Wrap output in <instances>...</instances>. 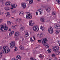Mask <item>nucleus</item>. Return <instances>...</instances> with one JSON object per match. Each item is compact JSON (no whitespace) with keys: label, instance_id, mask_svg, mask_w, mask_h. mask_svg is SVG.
Returning <instances> with one entry per match:
<instances>
[{"label":"nucleus","instance_id":"1","mask_svg":"<svg viewBox=\"0 0 60 60\" xmlns=\"http://www.w3.org/2000/svg\"><path fill=\"white\" fill-rule=\"evenodd\" d=\"M5 5L6 6H8L10 5L11 8L10 9L11 10L13 9L14 8H16L17 7V5L16 3H13L11 4V2L10 1H7L5 3Z\"/></svg>","mask_w":60,"mask_h":60},{"label":"nucleus","instance_id":"2","mask_svg":"<svg viewBox=\"0 0 60 60\" xmlns=\"http://www.w3.org/2000/svg\"><path fill=\"white\" fill-rule=\"evenodd\" d=\"M41 41L42 43L45 47L47 48H49V45L48 44L46 43V41H47V38H42L41 39Z\"/></svg>","mask_w":60,"mask_h":60},{"label":"nucleus","instance_id":"3","mask_svg":"<svg viewBox=\"0 0 60 60\" xmlns=\"http://www.w3.org/2000/svg\"><path fill=\"white\" fill-rule=\"evenodd\" d=\"M0 30L2 32H5L8 30V27L7 26H6L5 24L0 25Z\"/></svg>","mask_w":60,"mask_h":60},{"label":"nucleus","instance_id":"4","mask_svg":"<svg viewBox=\"0 0 60 60\" xmlns=\"http://www.w3.org/2000/svg\"><path fill=\"white\" fill-rule=\"evenodd\" d=\"M2 51L3 53L5 54V53H9L10 51V49L8 46H3Z\"/></svg>","mask_w":60,"mask_h":60},{"label":"nucleus","instance_id":"5","mask_svg":"<svg viewBox=\"0 0 60 60\" xmlns=\"http://www.w3.org/2000/svg\"><path fill=\"white\" fill-rule=\"evenodd\" d=\"M20 33L19 32L17 31L15 32L14 35V37L16 41L19 40V38H17V36H20Z\"/></svg>","mask_w":60,"mask_h":60},{"label":"nucleus","instance_id":"6","mask_svg":"<svg viewBox=\"0 0 60 60\" xmlns=\"http://www.w3.org/2000/svg\"><path fill=\"white\" fill-rule=\"evenodd\" d=\"M32 29L35 32H38L39 30V28L37 25H35L33 26L32 27Z\"/></svg>","mask_w":60,"mask_h":60},{"label":"nucleus","instance_id":"7","mask_svg":"<svg viewBox=\"0 0 60 60\" xmlns=\"http://www.w3.org/2000/svg\"><path fill=\"white\" fill-rule=\"evenodd\" d=\"M26 18L27 19H30L32 18V16L30 12H27L26 13Z\"/></svg>","mask_w":60,"mask_h":60},{"label":"nucleus","instance_id":"8","mask_svg":"<svg viewBox=\"0 0 60 60\" xmlns=\"http://www.w3.org/2000/svg\"><path fill=\"white\" fill-rule=\"evenodd\" d=\"M29 26H34L35 24V22L32 20H30L29 21Z\"/></svg>","mask_w":60,"mask_h":60},{"label":"nucleus","instance_id":"9","mask_svg":"<svg viewBox=\"0 0 60 60\" xmlns=\"http://www.w3.org/2000/svg\"><path fill=\"white\" fill-rule=\"evenodd\" d=\"M15 46V42L13 41L11 42L9 46L11 48H13Z\"/></svg>","mask_w":60,"mask_h":60},{"label":"nucleus","instance_id":"10","mask_svg":"<svg viewBox=\"0 0 60 60\" xmlns=\"http://www.w3.org/2000/svg\"><path fill=\"white\" fill-rule=\"evenodd\" d=\"M48 31L49 33L50 34H52L53 33V29L51 26L49 27L48 29Z\"/></svg>","mask_w":60,"mask_h":60},{"label":"nucleus","instance_id":"11","mask_svg":"<svg viewBox=\"0 0 60 60\" xmlns=\"http://www.w3.org/2000/svg\"><path fill=\"white\" fill-rule=\"evenodd\" d=\"M21 5L23 8V9H25L26 8V3L24 2H22L21 3Z\"/></svg>","mask_w":60,"mask_h":60},{"label":"nucleus","instance_id":"12","mask_svg":"<svg viewBox=\"0 0 60 60\" xmlns=\"http://www.w3.org/2000/svg\"><path fill=\"white\" fill-rule=\"evenodd\" d=\"M52 50L54 51H56L57 50H59V47L57 46L54 47L52 48Z\"/></svg>","mask_w":60,"mask_h":60},{"label":"nucleus","instance_id":"13","mask_svg":"<svg viewBox=\"0 0 60 60\" xmlns=\"http://www.w3.org/2000/svg\"><path fill=\"white\" fill-rule=\"evenodd\" d=\"M43 35L44 34L42 33L39 34H38V38H42V37H43Z\"/></svg>","mask_w":60,"mask_h":60},{"label":"nucleus","instance_id":"14","mask_svg":"<svg viewBox=\"0 0 60 60\" xmlns=\"http://www.w3.org/2000/svg\"><path fill=\"white\" fill-rule=\"evenodd\" d=\"M54 26L56 28H59L60 27V25L58 24L55 23L54 25Z\"/></svg>","mask_w":60,"mask_h":60},{"label":"nucleus","instance_id":"15","mask_svg":"<svg viewBox=\"0 0 60 60\" xmlns=\"http://www.w3.org/2000/svg\"><path fill=\"white\" fill-rule=\"evenodd\" d=\"M40 29L42 30V31H44L45 30V28L44 26H41L40 27Z\"/></svg>","mask_w":60,"mask_h":60},{"label":"nucleus","instance_id":"16","mask_svg":"<svg viewBox=\"0 0 60 60\" xmlns=\"http://www.w3.org/2000/svg\"><path fill=\"white\" fill-rule=\"evenodd\" d=\"M17 60H21V56L19 55H18L16 56V57Z\"/></svg>","mask_w":60,"mask_h":60},{"label":"nucleus","instance_id":"17","mask_svg":"<svg viewBox=\"0 0 60 60\" xmlns=\"http://www.w3.org/2000/svg\"><path fill=\"white\" fill-rule=\"evenodd\" d=\"M6 16L8 17H11V13H10L9 12H7V13H5Z\"/></svg>","mask_w":60,"mask_h":60},{"label":"nucleus","instance_id":"18","mask_svg":"<svg viewBox=\"0 0 60 60\" xmlns=\"http://www.w3.org/2000/svg\"><path fill=\"white\" fill-rule=\"evenodd\" d=\"M25 36L26 37H27L28 36H29V33H28V32L26 31H25Z\"/></svg>","mask_w":60,"mask_h":60},{"label":"nucleus","instance_id":"19","mask_svg":"<svg viewBox=\"0 0 60 60\" xmlns=\"http://www.w3.org/2000/svg\"><path fill=\"white\" fill-rule=\"evenodd\" d=\"M51 9L50 7H48L45 9L47 12H49L50 11Z\"/></svg>","mask_w":60,"mask_h":60},{"label":"nucleus","instance_id":"20","mask_svg":"<svg viewBox=\"0 0 60 60\" xmlns=\"http://www.w3.org/2000/svg\"><path fill=\"white\" fill-rule=\"evenodd\" d=\"M11 12L12 13L14 14H15L16 13V12H17V11L15 9H13L11 11Z\"/></svg>","mask_w":60,"mask_h":60},{"label":"nucleus","instance_id":"21","mask_svg":"<svg viewBox=\"0 0 60 60\" xmlns=\"http://www.w3.org/2000/svg\"><path fill=\"white\" fill-rule=\"evenodd\" d=\"M16 27H17L16 25H15L14 26H11V28H12V29H13V30H15V29H16Z\"/></svg>","mask_w":60,"mask_h":60},{"label":"nucleus","instance_id":"22","mask_svg":"<svg viewBox=\"0 0 60 60\" xmlns=\"http://www.w3.org/2000/svg\"><path fill=\"white\" fill-rule=\"evenodd\" d=\"M14 31L13 30L11 31L9 33V36H11L14 34Z\"/></svg>","mask_w":60,"mask_h":60},{"label":"nucleus","instance_id":"23","mask_svg":"<svg viewBox=\"0 0 60 60\" xmlns=\"http://www.w3.org/2000/svg\"><path fill=\"white\" fill-rule=\"evenodd\" d=\"M24 14V12L22 11H20L19 12V14L20 16H23Z\"/></svg>","mask_w":60,"mask_h":60},{"label":"nucleus","instance_id":"24","mask_svg":"<svg viewBox=\"0 0 60 60\" xmlns=\"http://www.w3.org/2000/svg\"><path fill=\"white\" fill-rule=\"evenodd\" d=\"M40 20L42 22H45V19L43 17H41L40 18Z\"/></svg>","mask_w":60,"mask_h":60},{"label":"nucleus","instance_id":"25","mask_svg":"<svg viewBox=\"0 0 60 60\" xmlns=\"http://www.w3.org/2000/svg\"><path fill=\"white\" fill-rule=\"evenodd\" d=\"M25 29V27H22L20 29V32H23L24 31V29Z\"/></svg>","mask_w":60,"mask_h":60},{"label":"nucleus","instance_id":"26","mask_svg":"<svg viewBox=\"0 0 60 60\" xmlns=\"http://www.w3.org/2000/svg\"><path fill=\"white\" fill-rule=\"evenodd\" d=\"M7 25L8 26H10L11 25V22L10 21H8L7 22Z\"/></svg>","mask_w":60,"mask_h":60},{"label":"nucleus","instance_id":"27","mask_svg":"<svg viewBox=\"0 0 60 60\" xmlns=\"http://www.w3.org/2000/svg\"><path fill=\"white\" fill-rule=\"evenodd\" d=\"M4 9L6 11H9L10 10V8L9 7H5L4 8Z\"/></svg>","mask_w":60,"mask_h":60},{"label":"nucleus","instance_id":"28","mask_svg":"<svg viewBox=\"0 0 60 60\" xmlns=\"http://www.w3.org/2000/svg\"><path fill=\"white\" fill-rule=\"evenodd\" d=\"M60 32V30H56L55 31V33L56 34H59Z\"/></svg>","mask_w":60,"mask_h":60},{"label":"nucleus","instance_id":"29","mask_svg":"<svg viewBox=\"0 0 60 60\" xmlns=\"http://www.w3.org/2000/svg\"><path fill=\"white\" fill-rule=\"evenodd\" d=\"M39 57L41 58H43V57H44V56L42 54H41L40 55Z\"/></svg>","mask_w":60,"mask_h":60},{"label":"nucleus","instance_id":"30","mask_svg":"<svg viewBox=\"0 0 60 60\" xmlns=\"http://www.w3.org/2000/svg\"><path fill=\"white\" fill-rule=\"evenodd\" d=\"M47 51L48 53H51V50L50 48L48 49Z\"/></svg>","mask_w":60,"mask_h":60},{"label":"nucleus","instance_id":"31","mask_svg":"<svg viewBox=\"0 0 60 60\" xmlns=\"http://www.w3.org/2000/svg\"><path fill=\"white\" fill-rule=\"evenodd\" d=\"M55 54L56 55H60V52L58 51L56 52H55Z\"/></svg>","mask_w":60,"mask_h":60},{"label":"nucleus","instance_id":"32","mask_svg":"<svg viewBox=\"0 0 60 60\" xmlns=\"http://www.w3.org/2000/svg\"><path fill=\"white\" fill-rule=\"evenodd\" d=\"M19 47L20 49L22 50V49H24V47H23L22 45H20Z\"/></svg>","mask_w":60,"mask_h":60},{"label":"nucleus","instance_id":"33","mask_svg":"<svg viewBox=\"0 0 60 60\" xmlns=\"http://www.w3.org/2000/svg\"><path fill=\"white\" fill-rule=\"evenodd\" d=\"M29 4H32V3H33V0H30L29 1Z\"/></svg>","mask_w":60,"mask_h":60},{"label":"nucleus","instance_id":"34","mask_svg":"<svg viewBox=\"0 0 60 60\" xmlns=\"http://www.w3.org/2000/svg\"><path fill=\"white\" fill-rule=\"evenodd\" d=\"M20 18H16L15 20V21L16 22H18V21H19V20L20 19Z\"/></svg>","mask_w":60,"mask_h":60},{"label":"nucleus","instance_id":"35","mask_svg":"<svg viewBox=\"0 0 60 60\" xmlns=\"http://www.w3.org/2000/svg\"><path fill=\"white\" fill-rule=\"evenodd\" d=\"M56 55H55V54H52V57L55 58V57H56Z\"/></svg>","mask_w":60,"mask_h":60},{"label":"nucleus","instance_id":"36","mask_svg":"<svg viewBox=\"0 0 60 60\" xmlns=\"http://www.w3.org/2000/svg\"><path fill=\"white\" fill-rule=\"evenodd\" d=\"M30 39L31 41V42H34V41L32 39V38L31 37H30Z\"/></svg>","mask_w":60,"mask_h":60},{"label":"nucleus","instance_id":"37","mask_svg":"<svg viewBox=\"0 0 60 60\" xmlns=\"http://www.w3.org/2000/svg\"><path fill=\"white\" fill-rule=\"evenodd\" d=\"M39 15H40V16L41 15H42V13H43V12L42 11H39Z\"/></svg>","mask_w":60,"mask_h":60},{"label":"nucleus","instance_id":"38","mask_svg":"<svg viewBox=\"0 0 60 60\" xmlns=\"http://www.w3.org/2000/svg\"><path fill=\"white\" fill-rule=\"evenodd\" d=\"M3 56V54L1 52H0V58H1Z\"/></svg>","mask_w":60,"mask_h":60},{"label":"nucleus","instance_id":"39","mask_svg":"<svg viewBox=\"0 0 60 60\" xmlns=\"http://www.w3.org/2000/svg\"><path fill=\"white\" fill-rule=\"evenodd\" d=\"M18 49H17V47H15V49H14V51H16Z\"/></svg>","mask_w":60,"mask_h":60},{"label":"nucleus","instance_id":"40","mask_svg":"<svg viewBox=\"0 0 60 60\" xmlns=\"http://www.w3.org/2000/svg\"><path fill=\"white\" fill-rule=\"evenodd\" d=\"M19 22L20 23H21L22 22V19H21L20 18V20H19Z\"/></svg>","mask_w":60,"mask_h":60},{"label":"nucleus","instance_id":"41","mask_svg":"<svg viewBox=\"0 0 60 60\" xmlns=\"http://www.w3.org/2000/svg\"><path fill=\"white\" fill-rule=\"evenodd\" d=\"M4 14V13L3 12H0V15L1 16H3Z\"/></svg>","mask_w":60,"mask_h":60},{"label":"nucleus","instance_id":"42","mask_svg":"<svg viewBox=\"0 0 60 60\" xmlns=\"http://www.w3.org/2000/svg\"><path fill=\"white\" fill-rule=\"evenodd\" d=\"M41 11H43V10H42L41 8H39V9H38V11L39 12V11H41Z\"/></svg>","mask_w":60,"mask_h":60},{"label":"nucleus","instance_id":"43","mask_svg":"<svg viewBox=\"0 0 60 60\" xmlns=\"http://www.w3.org/2000/svg\"><path fill=\"white\" fill-rule=\"evenodd\" d=\"M56 1L57 2V3H58V4L60 3V0H56Z\"/></svg>","mask_w":60,"mask_h":60},{"label":"nucleus","instance_id":"44","mask_svg":"<svg viewBox=\"0 0 60 60\" xmlns=\"http://www.w3.org/2000/svg\"><path fill=\"white\" fill-rule=\"evenodd\" d=\"M38 41L39 43H41V40H39Z\"/></svg>","mask_w":60,"mask_h":60},{"label":"nucleus","instance_id":"45","mask_svg":"<svg viewBox=\"0 0 60 60\" xmlns=\"http://www.w3.org/2000/svg\"><path fill=\"white\" fill-rule=\"evenodd\" d=\"M3 49V47L1 45H0V51L2 50Z\"/></svg>","mask_w":60,"mask_h":60},{"label":"nucleus","instance_id":"46","mask_svg":"<svg viewBox=\"0 0 60 60\" xmlns=\"http://www.w3.org/2000/svg\"><path fill=\"white\" fill-rule=\"evenodd\" d=\"M3 21V19H0V23H2Z\"/></svg>","mask_w":60,"mask_h":60},{"label":"nucleus","instance_id":"47","mask_svg":"<svg viewBox=\"0 0 60 60\" xmlns=\"http://www.w3.org/2000/svg\"><path fill=\"white\" fill-rule=\"evenodd\" d=\"M54 59L55 60H58V58L56 57H55Z\"/></svg>","mask_w":60,"mask_h":60},{"label":"nucleus","instance_id":"48","mask_svg":"<svg viewBox=\"0 0 60 60\" xmlns=\"http://www.w3.org/2000/svg\"><path fill=\"white\" fill-rule=\"evenodd\" d=\"M3 8H1L0 9V11H3Z\"/></svg>","mask_w":60,"mask_h":60},{"label":"nucleus","instance_id":"49","mask_svg":"<svg viewBox=\"0 0 60 60\" xmlns=\"http://www.w3.org/2000/svg\"><path fill=\"white\" fill-rule=\"evenodd\" d=\"M52 15H55V13L54 12H53L52 13Z\"/></svg>","mask_w":60,"mask_h":60},{"label":"nucleus","instance_id":"50","mask_svg":"<svg viewBox=\"0 0 60 60\" xmlns=\"http://www.w3.org/2000/svg\"><path fill=\"white\" fill-rule=\"evenodd\" d=\"M11 60H16V59L15 58H13Z\"/></svg>","mask_w":60,"mask_h":60},{"label":"nucleus","instance_id":"51","mask_svg":"<svg viewBox=\"0 0 60 60\" xmlns=\"http://www.w3.org/2000/svg\"><path fill=\"white\" fill-rule=\"evenodd\" d=\"M28 32H30V34H31L32 33V31H31L30 32L29 30L28 31Z\"/></svg>","mask_w":60,"mask_h":60},{"label":"nucleus","instance_id":"52","mask_svg":"<svg viewBox=\"0 0 60 60\" xmlns=\"http://www.w3.org/2000/svg\"><path fill=\"white\" fill-rule=\"evenodd\" d=\"M33 58H30V60H33Z\"/></svg>","mask_w":60,"mask_h":60},{"label":"nucleus","instance_id":"53","mask_svg":"<svg viewBox=\"0 0 60 60\" xmlns=\"http://www.w3.org/2000/svg\"><path fill=\"white\" fill-rule=\"evenodd\" d=\"M11 29L10 28H9L8 29V31H11Z\"/></svg>","mask_w":60,"mask_h":60},{"label":"nucleus","instance_id":"54","mask_svg":"<svg viewBox=\"0 0 60 60\" xmlns=\"http://www.w3.org/2000/svg\"><path fill=\"white\" fill-rule=\"evenodd\" d=\"M33 37L34 40H35V38H34V36H33Z\"/></svg>","mask_w":60,"mask_h":60},{"label":"nucleus","instance_id":"55","mask_svg":"<svg viewBox=\"0 0 60 60\" xmlns=\"http://www.w3.org/2000/svg\"><path fill=\"white\" fill-rule=\"evenodd\" d=\"M36 15H38V14H39L38 13V12H36Z\"/></svg>","mask_w":60,"mask_h":60},{"label":"nucleus","instance_id":"56","mask_svg":"<svg viewBox=\"0 0 60 60\" xmlns=\"http://www.w3.org/2000/svg\"><path fill=\"white\" fill-rule=\"evenodd\" d=\"M22 41H24V38H22Z\"/></svg>","mask_w":60,"mask_h":60},{"label":"nucleus","instance_id":"57","mask_svg":"<svg viewBox=\"0 0 60 60\" xmlns=\"http://www.w3.org/2000/svg\"><path fill=\"white\" fill-rule=\"evenodd\" d=\"M36 1H38V2H39V1H40L41 0H35Z\"/></svg>","mask_w":60,"mask_h":60},{"label":"nucleus","instance_id":"58","mask_svg":"<svg viewBox=\"0 0 60 60\" xmlns=\"http://www.w3.org/2000/svg\"><path fill=\"white\" fill-rule=\"evenodd\" d=\"M4 0H0V1L1 2H3Z\"/></svg>","mask_w":60,"mask_h":60},{"label":"nucleus","instance_id":"59","mask_svg":"<svg viewBox=\"0 0 60 60\" xmlns=\"http://www.w3.org/2000/svg\"><path fill=\"white\" fill-rule=\"evenodd\" d=\"M51 59V58L50 57L49 59V60H50Z\"/></svg>","mask_w":60,"mask_h":60},{"label":"nucleus","instance_id":"60","mask_svg":"<svg viewBox=\"0 0 60 60\" xmlns=\"http://www.w3.org/2000/svg\"><path fill=\"white\" fill-rule=\"evenodd\" d=\"M34 33L33 32H32V33H31V34H34Z\"/></svg>","mask_w":60,"mask_h":60},{"label":"nucleus","instance_id":"61","mask_svg":"<svg viewBox=\"0 0 60 60\" xmlns=\"http://www.w3.org/2000/svg\"><path fill=\"white\" fill-rule=\"evenodd\" d=\"M33 60H36V59L35 58H34L33 59Z\"/></svg>","mask_w":60,"mask_h":60},{"label":"nucleus","instance_id":"62","mask_svg":"<svg viewBox=\"0 0 60 60\" xmlns=\"http://www.w3.org/2000/svg\"><path fill=\"white\" fill-rule=\"evenodd\" d=\"M28 0H25V1L26 2H27V1H28Z\"/></svg>","mask_w":60,"mask_h":60},{"label":"nucleus","instance_id":"63","mask_svg":"<svg viewBox=\"0 0 60 60\" xmlns=\"http://www.w3.org/2000/svg\"><path fill=\"white\" fill-rule=\"evenodd\" d=\"M11 18H12V19H15V18H14V17H12Z\"/></svg>","mask_w":60,"mask_h":60},{"label":"nucleus","instance_id":"64","mask_svg":"<svg viewBox=\"0 0 60 60\" xmlns=\"http://www.w3.org/2000/svg\"><path fill=\"white\" fill-rule=\"evenodd\" d=\"M56 1H55V2H54L55 4H56Z\"/></svg>","mask_w":60,"mask_h":60}]
</instances>
